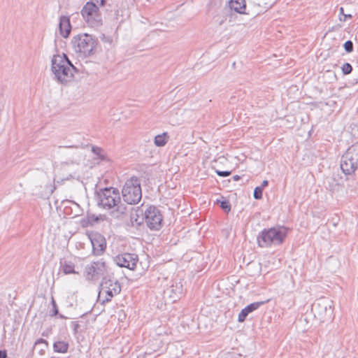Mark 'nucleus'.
Returning a JSON list of instances; mask_svg holds the SVG:
<instances>
[{
    "label": "nucleus",
    "instance_id": "29",
    "mask_svg": "<svg viewBox=\"0 0 358 358\" xmlns=\"http://www.w3.org/2000/svg\"><path fill=\"white\" fill-rule=\"evenodd\" d=\"M217 174L221 177H227L231 175V172L228 171H216Z\"/></svg>",
    "mask_w": 358,
    "mask_h": 358
},
{
    "label": "nucleus",
    "instance_id": "18",
    "mask_svg": "<svg viewBox=\"0 0 358 358\" xmlns=\"http://www.w3.org/2000/svg\"><path fill=\"white\" fill-rule=\"evenodd\" d=\"M103 220V217L102 215H96L92 213L87 212L86 217L82 220V224L83 226L86 227L88 225H93Z\"/></svg>",
    "mask_w": 358,
    "mask_h": 358
},
{
    "label": "nucleus",
    "instance_id": "26",
    "mask_svg": "<svg viewBox=\"0 0 358 358\" xmlns=\"http://www.w3.org/2000/svg\"><path fill=\"white\" fill-rule=\"evenodd\" d=\"M352 71V66L349 63H345L342 66V71L344 75L350 73Z\"/></svg>",
    "mask_w": 358,
    "mask_h": 358
},
{
    "label": "nucleus",
    "instance_id": "17",
    "mask_svg": "<svg viewBox=\"0 0 358 358\" xmlns=\"http://www.w3.org/2000/svg\"><path fill=\"white\" fill-rule=\"evenodd\" d=\"M229 6L231 10L238 13H245L246 3L245 0H230L229 1Z\"/></svg>",
    "mask_w": 358,
    "mask_h": 358
},
{
    "label": "nucleus",
    "instance_id": "23",
    "mask_svg": "<svg viewBox=\"0 0 358 358\" xmlns=\"http://www.w3.org/2000/svg\"><path fill=\"white\" fill-rule=\"evenodd\" d=\"M74 264L70 262H65L62 265V271L65 274L76 273Z\"/></svg>",
    "mask_w": 358,
    "mask_h": 358
},
{
    "label": "nucleus",
    "instance_id": "13",
    "mask_svg": "<svg viewBox=\"0 0 358 358\" xmlns=\"http://www.w3.org/2000/svg\"><path fill=\"white\" fill-rule=\"evenodd\" d=\"M92 245V251L95 255H101L106 248L105 238L99 233L92 234L90 236Z\"/></svg>",
    "mask_w": 358,
    "mask_h": 358
},
{
    "label": "nucleus",
    "instance_id": "36",
    "mask_svg": "<svg viewBox=\"0 0 358 358\" xmlns=\"http://www.w3.org/2000/svg\"><path fill=\"white\" fill-rule=\"evenodd\" d=\"M66 148H71V145H69V146H65Z\"/></svg>",
    "mask_w": 358,
    "mask_h": 358
},
{
    "label": "nucleus",
    "instance_id": "28",
    "mask_svg": "<svg viewBox=\"0 0 358 358\" xmlns=\"http://www.w3.org/2000/svg\"><path fill=\"white\" fill-rule=\"evenodd\" d=\"M344 48L347 52H351L353 51V43L351 41H347L344 43Z\"/></svg>",
    "mask_w": 358,
    "mask_h": 358
},
{
    "label": "nucleus",
    "instance_id": "22",
    "mask_svg": "<svg viewBox=\"0 0 358 358\" xmlns=\"http://www.w3.org/2000/svg\"><path fill=\"white\" fill-rule=\"evenodd\" d=\"M327 182L328 183V188L331 192L338 190L339 186L341 185L340 182L338 180H336L334 176L332 178H327Z\"/></svg>",
    "mask_w": 358,
    "mask_h": 358
},
{
    "label": "nucleus",
    "instance_id": "34",
    "mask_svg": "<svg viewBox=\"0 0 358 358\" xmlns=\"http://www.w3.org/2000/svg\"><path fill=\"white\" fill-rule=\"evenodd\" d=\"M233 179L234 181H238L240 179V176L238 175L234 176Z\"/></svg>",
    "mask_w": 358,
    "mask_h": 358
},
{
    "label": "nucleus",
    "instance_id": "20",
    "mask_svg": "<svg viewBox=\"0 0 358 358\" xmlns=\"http://www.w3.org/2000/svg\"><path fill=\"white\" fill-rule=\"evenodd\" d=\"M169 136L167 133L164 132L155 137L154 143L157 147L164 146L168 142Z\"/></svg>",
    "mask_w": 358,
    "mask_h": 358
},
{
    "label": "nucleus",
    "instance_id": "27",
    "mask_svg": "<svg viewBox=\"0 0 358 358\" xmlns=\"http://www.w3.org/2000/svg\"><path fill=\"white\" fill-rule=\"evenodd\" d=\"M262 187H256L254 190L253 196L255 199H261L262 198Z\"/></svg>",
    "mask_w": 358,
    "mask_h": 358
},
{
    "label": "nucleus",
    "instance_id": "30",
    "mask_svg": "<svg viewBox=\"0 0 358 358\" xmlns=\"http://www.w3.org/2000/svg\"><path fill=\"white\" fill-rule=\"evenodd\" d=\"M52 313L51 314L52 316H55L58 313V309L57 307V304L54 299H52Z\"/></svg>",
    "mask_w": 358,
    "mask_h": 358
},
{
    "label": "nucleus",
    "instance_id": "35",
    "mask_svg": "<svg viewBox=\"0 0 358 358\" xmlns=\"http://www.w3.org/2000/svg\"><path fill=\"white\" fill-rule=\"evenodd\" d=\"M176 288H178V289H181V285L180 287H178V285H176Z\"/></svg>",
    "mask_w": 358,
    "mask_h": 358
},
{
    "label": "nucleus",
    "instance_id": "33",
    "mask_svg": "<svg viewBox=\"0 0 358 358\" xmlns=\"http://www.w3.org/2000/svg\"><path fill=\"white\" fill-rule=\"evenodd\" d=\"M268 180H263L262 185L259 186V187H262V189H263L264 187H266L268 185Z\"/></svg>",
    "mask_w": 358,
    "mask_h": 358
},
{
    "label": "nucleus",
    "instance_id": "7",
    "mask_svg": "<svg viewBox=\"0 0 358 358\" xmlns=\"http://www.w3.org/2000/svg\"><path fill=\"white\" fill-rule=\"evenodd\" d=\"M312 311L320 322L331 321L334 318L333 301L328 298H321L312 305Z\"/></svg>",
    "mask_w": 358,
    "mask_h": 358
},
{
    "label": "nucleus",
    "instance_id": "32",
    "mask_svg": "<svg viewBox=\"0 0 358 358\" xmlns=\"http://www.w3.org/2000/svg\"><path fill=\"white\" fill-rule=\"evenodd\" d=\"M7 357V352L6 350H0V358H6Z\"/></svg>",
    "mask_w": 358,
    "mask_h": 358
},
{
    "label": "nucleus",
    "instance_id": "5",
    "mask_svg": "<svg viewBox=\"0 0 358 358\" xmlns=\"http://www.w3.org/2000/svg\"><path fill=\"white\" fill-rule=\"evenodd\" d=\"M122 194L124 201L128 204L138 203L142 198L141 181L136 176L128 179L123 186Z\"/></svg>",
    "mask_w": 358,
    "mask_h": 358
},
{
    "label": "nucleus",
    "instance_id": "8",
    "mask_svg": "<svg viewBox=\"0 0 358 358\" xmlns=\"http://www.w3.org/2000/svg\"><path fill=\"white\" fill-rule=\"evenodd\" d=\"M358 168V143L352 145L343 155L341 169L345 175H350Z\"/></svg>",
    "mask_w": 358,
    "mask_h": 358
},
{
    "label": "nucleus",
    "instance_id": "4",
    "mask_svg": "<svg viewBox=\"0 0 358 358\" xmlns=\"http://www.w3.org/2000/svg\"><path fill=\"white\" fill-rule=\"evenodd\" d=\"M71 43L74 51L82 57L94 55L98 44L97 40L88 34H80L73 36Z\"/></svg>",
    "mask_w": 358,
    "mask_h": 358
},
{
    "label": "nucleus",
    "instance_id": "19",
    "mask_svg": "<svg viewBox=\"0 0 358 358\" xmlns=\"http://www.w3.org/2000/svg\"><path fill=\"white\" fill-rule=\"evenodd\" d=\"M35 347L41 355H43L48 348V343L43 338H39L35 342Z\"/></svg>",
    "mask_w": 358,
    "mask_h": 358
},
{
    "label": "nucleus",
    "instance_id": "21",
    "mask_svg": "<svg viewBox=\"0 0 358 358\" xmlns=\"http://www.w3.org/2000/svg\"><path fill=\"white\" fill-rule=\"evenodd\" d=\"M55 352L59 353H65L68 351L69 343L65 341H57L53 344Z\"/></svg>",
    "mask_w": 358,
    "mask_h": 358
},
{
    "label": "nucleus",
    "instance_id": "16",
    "mask_svg": "<svg viewBox=\"0 0 358 358\" xmlns=\"http://www.w3.org/2000/svg\"><path fill=\"white\" fill-rule=\"evenodd\" d=\"M59 29L60 35L64 38H67L71 30L70 20L69 17L62 16L59 19Z\"/></svg>",
    "mask_w": 358,
    "mask_h": 358
},
{
    "label": "nucleus",
    "instance_id": "3",
    "mask_svg": "<svg viewBox=\"0 0 358 358\" xmlns=\"http://www.w3.org/2000/svg\"><path fill=\"white\" fill-rule=\"evenodd\" d=\"M287 234V228L284 227L264 229L257 236L258 245L261 248H268L271 245H281L284 242Z\"/></svg>",
    "mask_w": 358,
    "mask_h": 358
},
{
    "label": "nucleus",
    "instance_id": "10",
    "mask_svg": "<svg viewBox=\"0 0 358 358\" xmlns=\"http://www.w3.org/2000/svg\"><path fill=\"white\" fill-rule=\"evenodd\" d=\"M144 222L151 230H159L162 226L163 216L155 206H150L145 210Z\"/></svg>",
    "mask_w": 358,
    "mask_h": 358
},
{
    "label": "nucleus",
    "instance_id": "1",
    "mask_svg": "<svg viewBox=\"0 0 358 358\" xmlns=\"http://www.w3.org/2000/svg\"><path fill=\"white\" fill-rule=\"evenodd\" d=\"M99 206L106 210L113 209V216L120 218L127 211V207L121 203L119 191L113 187H106L96 192Z\"/></svg>",
    "mask_w": 358,
    "mask_h": 358
},
{
    "label": "nucleus",
    "instance_id": "25",
    "mask_svg": "<svg viewBox=\"0 0 358 358\" xmlns=\"http://www.w3.org/2000/svg\"><path fill=\"white\" fill-rule=\"evenodd\" d=\"M92 150L100 159H104L103 150L101 148L99 147H92Z\"/></svg>",
    "mask_w": 358,
    "mask_h": 358
},
{
    "label": "nucleus",
    "instance_id": "9",
    "mask_svg": "<svg viewBox=\"0 0 358 358\" xmlns=\"http://www.w3.org/2000/svg\"><path fill=\"white\" fill-rule=\"evenodd\" d=\"M97 5L95 1L91 0L81 10L83 17L88 25L92 27H98L101 24V16Z\"/></svg>",
    "mask_w": 358,
    "mask_h": 358
},
{
    "label": "nucleus",
    "instance_id": "31",
    "mask_svg": "<svg viewBox=\"0 0 358 358\" xmlns=\"http://www.w3.org/2000/svg\"><path fill=\"white\" fill-rule=\"evenodd\" d=\"M340 14H342V15H344V20H345V19L347 17H352L351 15H345V14H344V9H343V7L340 8Z\"/></svg>",
    "mask_w": 358,
    "mask_h": 358
},
{
    "label": "nucleus",
    "instance_id": "14",
    "mask_svg": "<svg viewBox=\"0 0 358 358\" xmlns=\"http://www.w3.org/2000/svg\"><path fill=\"white\" fill-rule=\"evenodd\" d=\"M265 301H257L252 303L245 307L238 315V321L243 322L245 320L247 316L252 312L258 309L261 306L264 305Z\"/></svg>",
    "mask_w": 358,
    "mask_h": 358
},
{
    "label": "nucleus",
    "instance_id": "2",
    "mask_svg": "<svg viewBox=\"0 0 358 358\" xmlns=\"http://www.w3.org/2000/svg\"><path fill=\"white\" fill-rule=\"evenodd\" d=\"M51 63V70L57 82L65 84L72 80L76 67L72 64L66 55H54Z\"/></svg>",
    "mask_w": 358,
    "mask_h": 358
},
{
    "label": "nucleus",
    "instance_id": "12",
    "mask_svg": "<svg viewBox=\"0 0 358 358\" xmlns=\"http://www.w3.org/2000/svg\"><path fill=\"white\" fill-rule=\"evenodd\" d=\"M113 260L120 267L134 270L138 262V257L136 254L125 252L115 256Z\"/></svg>",
    "mask_w": 358,
    "mask_h": 358
},
{
    "label": "nucleus",
    "instance_id": "6",
    "mask_svg": "<svg viewBox=\"0 0 358 358\" xmlns=\"http://www.w3.org/2000/svg\"><path fill=\"white\" fill-rule=\"evenodd\" d=\"M121 285L115 278L104 276L100 285L99 299L102 303H108L121 292Z\"/></svg>",
    "mask_w": 358,
    "mask_h": 358
},
{
    "label": "nucleus",
    "instance_id": "15",
    "mask_svg": "<svg viewBox=\"0 0 358 358\" xmlns=\"http://www.w3.org/2000/svg\"><path fill=\"white\" fill-rule=\"evenodd\" d=\"M145 210L143 207H137L132 208L130 214V220L133 225H141L144 222Z\"/></svg>",
    "mask_w": 358,
    "mask_h": 358
},
{
    "label": "nucleus",
    "instance_id": "11",
    "mask_svg": "<svg viewBox=\"0 0 358 358\" xmlns=\"http://www.w3.org/2000/svg\"><path fill=\"white\" fill-rule=\"evenodd\" d=\"M106 273V265L104 262H93L85 267L84 275L88 281H97Z\"/></svg>",
    "mask_w": 358,
    "mask_h": 358
},
{
    "label": "nucleus",
    "instance_id": "24",
    "mask_svg": "<svg viewBox=\"0 0 358 358\" xmlns=\"http://www.w3.org/2000/svg\"><path fill=\"white\" fill-rule=\"evenodd\" d=\"M217 202L220 203V208L225 212H229L231 210V204L227 200L220 201L217 200Z\"/></svg>",
    "mask_w": 358,
    "mask_h": 358
}]
</instances>
